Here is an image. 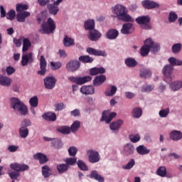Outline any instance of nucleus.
Listing matches in <instances>:
<instances>
[{
	"mask_svg": "<svg viewBox=\"0 0 182 182\" xmlns=\"http://www.w3.org/2000/svg\"><path fill=\"white\" fill-rule=\"evenodd\" d=\"M112 14L116 15V18L119 21H122L123 22H133L134 21L133 17L129 15L126 6L122 4L115 5L112 9Z\"/></svg>",
	"mask_w": 182,
	"mask_h": 182,
	"instance_id": "obj_1",
	"label": "nucleus"
},
{
	"mask_svg": "<svg viewBox=\"0 0 182 182\" xmlns=\"http://www.w3.org/2000/svg\"><path fill=\"white\" fill-rule=\"evenodd\" d=\"M11 170L14 171L9 172V176L11 180H17L18 178L21 176L19 171H26L29 170V166L25 164H18L14 163L10 165Z\"/></svg>",
	"mask_w": 182,
	"mask_h": 182,
	"instance_id": "obj_2",
	"label": "nucleus"
},
{
	"mask_svg": "<svg viewBox=\"0 0 182 182\" xmlns=\"http://www.w3.org/2000/svg\"><path fill=\"white\" fill-rule=\"evenodd\" d=\"M11 106L15 112H18L21 116H26L28 114V107L21 102V100L11 97Z\"/></svg>",
	"mask_w": 182,
	"mask_h": 182,
	"instance_id": "obj_3",
	"label": "nucleus"
},
{
	"mask_svg": "<svg viewBox=\"0 0 182 182\" xmlns=\"http://www.w3.org/2000/svg\"><path fill=\"white\" fill-rule=\"evenodd\" d=\"M55 29H56L55 21H53L52 18H48L47 23L44 22L41 24V29H40V32L41 33L46 35H50V33H53V32H55Z\"/></svg>",
	"mask_w": 182,
	"mask_h": 182,
	"instance_id": "obj_4",
	"label": "nucleus"
},
{
	"mask_svg": "<svg viewBox=\"0 0 182 182\" xmlns=\"http://www.w3.org/2000/svg\"><path fill=\"white\" fill-rule=\"evenodd\" d=\"M69 80L76 83V85H84V83H87L92 80V77L90 75H87L85 77H70Z\"/></svg>",
	"mask_w": 182,
	"mask_h": 182,
	"instance_id": "obj_5",
	"label": "nucleus"
},
{
	"mask_svg": "<svg viewBox=\"0 0 182 182\" xmlns=\"http://www.w3.org/2000/svg\"><path fill=\"white\" fill-rule=\"evenodd\" d=\"M43 82L44 86L48 90H52L56 86V78L53 76L46 77Z\"/></svg>",
	"mask_w": 182,
	"mask_h": 182,
	"instance_id": "obj_6",
	"label": "nucleus"
},
{
	"mask_svg": "<svg viewBox=\"0 0 182 182\" xmlns=\"http://www.w3.org/2000/svg\"><path fill=\"white\" fill-rule=\"evenodd\" d=\"M80 68V61L77 60H71L66 64V69L68 72H76Z\"/></svg>",
	"mask_w": 182,
	"mask_h": 182,
	"instance_id": "obj_7",
	"label": "nucleus"
},
{
	"mask_svg": "<svg viewBox=\"0 0 182 182\" xmlns=\"http://www.w3.org/2000/svg\"><path fill=\"white\" fill-rule=\"evenodd\" d=\"M174 68L171 65H166L162 69V73L166 77V82H171L173 80V77L171 76V73H173V70Z\"/></svg>",
	"mask_w": 182,
	"mask_h": 182,
	"instance_id": "obj_8",
	"label": "nucleus"
},
{
	"mask_svg": "<svg viewBox=\"0 0 182 182\" xmlns=\"http://www.w3.org/2000/svg\"><path fill=\"white\" fill-rule=\"evenodd\" d=\"M117 114L116 112H109V111H103L101 122H105L107 124L116 117Z\"/></svg>",
	"mask_w": 182,
	"mask_h": 182,
	"instance_id": "obj_9",
	"label": "nucleus"
},
{
	"mask_svg": "<svg viewBox=\"0 0 182 182\" xmlns=\"http://www.w3.org/2000/svg\"><path fill=\"white\" fill-rule=\"evenodd\" d=\"M48 66V62H46V59L45 56L41 55L40 58V70L38 71V75H41V76H45L48 70L46 69Z\"/></svg>",
	"mask_w": 182,
	"mask_h": 182,
	"instance_id": "obj_10",
	"label": "nucleus"
},
{
	"mask_svg": "<svg viewBox=\"0 0 182 182\" xmlns=\"http://www.w3.org/2000/svg\"><path fill=\"white\" fill-rule=\"evenodd\" d=\"M86 52L87 53L88 55H92L93 56H103L104 58H106V56H107L106 51L102 50H97L92 47L87 48Z\"/></svg>",
	"mask_w": 182,
	"mask_h": 182,
	"instance_id": "obj_11",
	"label": "nucleus"
},
{
	"mask_svg": "<svg viewBox=\"0 0 182 182\" xmlns=\"http://www.w3.org/2000/svg\"><path fill=\"white\" fill-rule=\"evenodd\" d=\"M88 160L90 163H99L100 161V154L99 152L95 150H90L88 154Z\"/></svg>",
	"mask_w": 182,
	"mask_h": 182,
	"instance_id": "obj_12",
	"label": "nucleus"
},
{
	"mask_svg": "<svg viewBox=\"0 0 182 182\" xmlns=\"http://www.w3.org/2000/svg\"><path fill=\"white\" fill-rule=\"evenodd\" d=\"M134 32V26L132 23H126L122 25L121 33L123 35H130Z\"/></svg>",
	"mask_w": 182,
	"mask_h": 182,
	"instance_id": "obj_13",
	"label": "nucleus"
},
{
	"mask_svg": "<svg viewBox=\"0 0 182 182\" xmlns=\"http://www.w3.org/2000/svg\"><path fill=\"white\" fill-rule=\"evenodd\" d=\"M136 23L139 25H145V29H150V26L147 23H150V17L149 16H142L136 18Z\"/></svg>",
	"mask_w": 182,
	"mask_h": 182,
	"instance_id": "obj_14",
	"label": "nucleus"
},
{
	"mask_svg": "<svg viewBox=\"0 0 182 182\" xmlns=\"http://www.w3.org/2000/svg\"><path fill=\"white\" fill-rule=\"evenodd\" d=\"M100 38H102V33L96 29H93L89 31L88 39L92 42H97Z\"/></svg>",
	"mask_w": 182,
	"mask_h": 182,
	"instance_id": "obj_15",
	"label": "nucleus"
},
{
	"mask_svg": "<svg viewBox=\"0 0 182 182\" xmlns=\"http://www.w3.org/2000/svg\"><path fill=\"white\" fill-rule=\"evenodd\" d=\"M33 60H35L33 53L24 54L22 55L21 65L22 66H26L28 63H33Z\"/></svg>",
	"mask_w": 182,
	"mask_h": 182,
	"instance_id": "obj_16",
	"label": "nucleus"
},
{
	"mask_svg": "<svg viewBox=\"0 0 182 182\" xmlns=\"http://www.w3.org/2000/svg\"><path fill=\"white\" fill-rule=\"evenodd\" d=\"M134 145L132 143H128L124 146L123 153L124 156H132V154H134Z\"/></svg>",
	"mask_w": 182,
	"mask_h": 182,
	"instance_id": "obj_17",
	"label": "nucleus"
},
{
	"mask_svg": "<svg viewBox=\"0 0 182 182\" xmlns=\"http://www.w3.org/2000/svg\"><path fill=\"white\" fill-rule=\"evenodd\" d=\"M142 6L145 8V9H153L154 8H159L160 5L151 0H144L142 2Z\"/></svg>",
	"mask_w": 182,
	"mask_h": 182,
	"instance_id": "obj_18",
	"label": "nucleus"
},
{
	"mask_svg": "<svg viewBox=\"0 0 182 182\" xmlns=\"http://www.w3.org/2000/svg\"><path fill=\"white\" fill-rule=\"evenodd\" d=\"M33 159L38 160V161L41 164H46V163H48L49 161L48 156H46V155H45V154H43L41 152L34 154Z\"/></svg>",
	"mask_w": 182,
	"mask_h": 182,
	"instance_id": "obj_19",
	"label": "nucleus"
},
{
	"mask_svg": "<svg viewBox=\"0 0 182 182\" xmlns=\"http://www.w3.org/2000/svg\"><path fill=\"white\" fill-rule=\"evenodd\" d=\"M80 92L82 95H95V87L93 85H83L81 87Z\"/></svg>",
	"mask_w": 182,
	"mask_h": 182,
	"instance_id": "obj_20",
	"label": "nucleus"
},
{
	"mask_svg": "<svg viewBox=\"0 0 182 182\" xmlns=\"http://www.w3.org/2000/svg\"><path fill=\"white\" fill-rule=\"evenodd\" d=\"M123 123L124 122L122 119H118L117 121L112 122L109 124V129L113 132H119L122 126H123Z\"/></svg>",
	"mask_w": 182,
	"mask_h": 182,
	"instance_id": "obj_21",
	"label": "nucleus"
},
{
	"mask_svg": "<svg viewBox=\"0 0 182 182\" xmlns=\"http://www.w3.org/2000/svg\"><path fill=\"white\" fill-rule=\"evenodd\" d=\"M118 36L119 31L114 28H112L106 33V38L107 39H109V41H113L116 39Z\"/></svg>",
	"mask_w": 182,
	"mask_h": 182,
	"instance_id": "obj_22",
	"label": "nucleus"
},
{
	"mask_svg": "<svg viewBox=\"0 0 182 182\" xmlns=\"http://www.w3.org/2000/svg\"><path fill=\"white\" fill-rule=\"evenodd\" d=\"M106 75H105L96 76L93 80L94 86H102V85L106 82Z\"/></svg>",
	"mask_w": 182,
	"mask_h": 182,
	"instance_id": "obj_23",
	"label": "nucleus"
},
{
	"mask_svg": "<svg viewBox=\"0 0 182 182\" xmlns=\"http://www.w3.org/2000/svg\"><path fill=\"white\" fill-rule=\"evenodd\" d=\"M47 9H48V12L50 15H58L59 12V5L55 4V3L48 4Z\"/></svg>",
	"mask_w": 182,
	"mask_h": 182,
	"instance_id": "obj_24",
	"label": "nucleus"
},
{
	"mask_svg": "<svg viewBox=\"0 0 182 182\" xmlns=\"http://www.w3.org/2000/svg\"><path fill=\"white\" fill-rule=\"evenodd\" d=\"M28 16H31V12L29 11H19L16 15V19L18 22H25V20Z\"/></svg>",
	"mask_w": 182,
	"mask_h": 182,
	"instance_id": "obj_25",
	"label": "nucleus"
},
{
	"mask_svg": "<svg viewBox=\"0 0 182 182\" xmlns=\"http://www.w3.org/2000/svg\"><path fill=\"white\" fill-rule=\"evenodd\" d=\"M103 73H106V70L105 68H92L90 70V75L91 76H96L97 75H103Z\"/></svg>",
	"mask_w": 182,
	"mask_h": 182,
	"instance_id": "obj_26",
	"label": "nucleus"
},
{
	"mask_svg": "<svg viewBox=\"0 0 182 182\" xmlns=\"http://www.w3.org/2000/svg\"><path fill=\"white\" fill-rule=\"evenodd\" d=\"M12 83V79L9 77L0 75V85L1 86H5L6 87H9Z\"/></svg>",
	"mask_w": 182,
	"mask_h": 182,
	"instance_id": "obj_27",
	"label": "nucleus"
},
{
	"mask_svg": "<svg viewBox=\"0 0 182 182\" xmlns=\"http://www.w3.org/2000/svg\"><path fill=\"white\" fill-rule=\"evenodd\" d=\"M170 138L173 141H178V140H181L182 139V132L177 130L173 131L170 134Z\"/></svg>",
	"mask_w": 182,
	"mask_h": 182,
	"instance_id": "obj_28",
	"label": "nucleus"
},
{
	"mask_svg": "<svg viewBox=\"0 0 182 182\" xmlns=\"http://www.w3.org/2000/svg\"><path fill=\"white\" fill-rule=\"evenodd\" d=\"M84 28L85 31H93L95 29V20L89 19L85 21L84 23Z\"/></svg>",
	"mask_w": 182,
	"mask_h": 182,
	"instance_id": "obj_29",
	"label": "nucleus"
},
{
	"mask_svg": "<svg viewBox=\"0 0 182 182\" xmlns=\"http://www.w3.org/2000/svg\"><path fill=\"white\" fill-rule=\"evenodd\" d=\"M90 178H93L94 180H96V181L105 182V178H103V176L98 174L97 171H96V170L91 171Z\"/></svg>",
	"mask_w": 182,
	"mask_h": 182,
	"instance_id": "obj_30",
	"label": "nucleus"
},
{
	"mask_svg": "<svg viewBox=\"0 0 182 182\" xmlns=\"http://www.w3.org/2000/svg\"><path fill=\"white\" fill-rule=\"evenodd\" d=\"M124 63L128 68H136V66H137L138 65L137 60H136V59H134V58H126L124 60Z\"/></svg>",
	"mask_w": 182,
	"mask_h": 182,
	"instance_id": "obj_31",
	"label": "nucleus"
},
{
	"mask_svg": "<svg viewBox=\"0 0 182 182\" xmlns=\"http://www.w3.org/2000/svg\"><path fill=\"white\" fill-rule=\"evenodd\" d=\"M42 175L44 178H48V177H50L52 176V169L50 168L49 166L45 165L42 168Z\"/></svg>",
	"mask_w": 182,
	"mask_h": 182,
	"instance_id": "obj_32",
	"label": "nucleus"
},
{
	"mask_svg": "<svg viewBox=\"0 0 182 182\" xmlns=\"http://www.w3.org/2000/svg\"><path fill=\"white\" fill-rule=\"evenodd\" d=\"M170 88L171 90L173 92H176V90H180L182 87V81L177 80V81H173L170 83Z\"/></svg>",
	"mask_w": 182,
	"mask_h": 182,
	"instance_id": "obj_33",
	"label": "nucleus"
},
{
	"mask_svg": "<svg viewBox=\"0 0 182 182\" xmlns=\"http://www.w3.org/2000/svg\"><path fill=\"white\" fill-rule=\"evenodd\" d=\"M139 76L144 79L151 77V70L148 68H142L139 71Z\"/></svg>",
	"mask_w": 182,
	"mask_h": 182,
	"instance_id": "obj_34",
	"label": "nucleus"
},
{
	"mask_svg": "<svg viewBox=\"0 0 182 182\" xmlns=\"http://www.w3.org/2000/svg\"><path fill=\"white\" fill-rule=\"evenodd\" d=\"M136 151L138 154L144 156L150 153V149H147V147L144 146V145H140L136 148Z\"/></svg>",
	"mask_w": 182,
	"mask_h": 182,
	"instance_id": "obj_35",
	"label": "nucleus"
},
{
	"mask_svg": "<svg viewBox=\"0 0 182 182\" xmlns=\"http://www.w3.org/2000/svg\"><path fill=\"white\" fill-rule=\"evenodd\" d=\"M43 117L45 120H48V122H55L56 121V114L54 112H46Z\"/></svg>",
	"mask_w": 182,
	"mask_h": 182,
	"instance_id": "obj_36",
	"label": "nucleus"
},
{
	"mask_svg": "<svg viewBox=\"0 0 182 182\" xmlns=\"http://www.w3.org/2000/svg\"><path fill=\"white\" fill-rule=\"evenodd\" d=\"M63 44L66 48H70V46H73L75 45V40L69 38L68 36H65L63 39Z\"/></svg>",
	"mask_w": 182,
	"mask_h": 182,
	"instance_id": "obj_37",
	"label": "nucleus"
},
{
	"mask_svg": "<svg viewBox=\"0 0 182 182\" xmlns=\"http://www.w3.org/2000/svg\"><path fill=\"white\" fill-rule=\"evenodd\" d=\"M57 170L60 174H63L69 170V166L66 164H60L57 165Z\"/></svg>",
	"mask_w": 182,
	"mask_h": 182,
	"instance_id": "obj_38",
	"label": "nucleus"
},
{
	"mask_svg": "<svg viewBox=\"0 0 182 182\" xmlns=\"http://www.w3.org/2000/svg\"><path fill=\"white\" fill-rule=\"evenodd\" d=\"M18 133L20 134V137L22 139H26V137L29 136V129L28 128L21 127L18 130Z\"/></svg>",
	"mask_w": 182,
	"mask_h": 182,
	"instance_id": "obj_39",
	"label": "nucleus"
},
{
	"mask_svg": "<svg viewBox=\"0 0 182 182\" xmlns=\"http://www.w3.org/2000/svg\"><path fill=\"white\" fill-rule=\"evenodd\" d=\"M78 60L82 63H92V62H93V58L89 55H81L79 57Z\"/></svg>",
	"mask_w": 182,
	"mask_h": 182,
	"instance_id": "obj_40",
	"label": "nucleus"
},
{
	"mask_svg": "<svg viewBox=\"0 0 182 182\" xmlns=\"http://www.w3.org/2000/svg\"><path fill=\"white\" fill-rule=\"evenodd\" d=\"M141 114H143V110L140 107H136L132 110V116L135 119L141 117Z\"/></svg>",
	"mask_w": 182,
	"mask_h": 182,
	"instance_id": "obj_41",
	"label": "nucleus"
},
{
	"mask_svg": "<svg viewBox=\"0 0 182 182\" xmlns=\"http://www.w3.org/2000/svg\"><path fill=\"white\" fill-rule=\"evenodd\" d=\"M156 174L159 176V177H166V176H167V168H166V166L159 167L156 171Z\"/></svg>",
	"mask_w": 182,
	"mask_h": 182,
	"instance_id": "obj_42",
	"label": "nucleus"
},
{
	"mask_svg": "<svg viewBox=\"0 0 182 182\" xmlns=\"http://www.w3.org/2000/svg\"><path fill=\"white\" fill-rule=\"evenodd\" d=\"M32 44L31 43V41H29L28 38H24L23 41V52H28L29 50V48H31V46Z\"/></svg>",
	"mask_w": 182,
	"mask_h": 182,
	"instance_id": "obj_43",
	"label": "nucleus"
},
{
	"mask_svg": "<svg viewBox=\"0 0 182 182\" xmlns=\"http://www.w3.org/2000/svg\"><path fill=\"white\" fill-rule=\"evenodd\" d=\"M181 48H182L181 43H175L172 46L171 50L173 53H174L175 55H177L178 53H180V52H181Z\"/></svg>",
	"mask_w": 182,
	"mask_h": 182,
	"instance_id": "obj_44",
	"label": "nucleus"
},
{
	"mask_svg": "<svg viewBox=\"0 0 182 182\" xmlns=\"http://www.w3.org/2000/svg\"><path fill=\"white\" fill-rule=\"evenodd\" d=\"M57 132L62 134H69L70 133V127L68 126H62L57 128Z\"/></svg>",
	"mask_w": 182,
	"mask_h": 182,
	"instance_id": "obj_45",
	"label": "nucleus"
},
{
	"mask_svg": "<svg viewBox=\"0 0 182 182\" xmlns=\"http://www.w3.org/2000/svg\"><path fill=\"white\" fill-rule=\"evenodd\" d=\"M51 146L52 147H54V149H59L63 147V143H62V141H60V139H55L53 141H52Z\"/></svg>",
	"mask_w": 182,
	"mask_h": 182,
	"instance_id": "obj_46",
	"label": "nucleus"
},
{
	"mask_svg": "<svg viewBox=\"0 0 182 182\" xmlns=\"http://www.w3.org/2000/svg\"><path fill=\"white\" fill-rule=\"evenodd\" d=\"M80 128V122L75 121L71 125V127H70V130L72 132V133H76Z\"/></svg>",
	"mask_w": 182,
	"mask_h": 182,
	"instance_id": "obj_47",
	"label": "nucleus"
},
{
	"mask_svg": "<svg viewBox=\"0 0 182 182\" xmlns=\"http://www.w3.org/2000/svg\"><path fill=\"white\" fill-rule=\"evenodd\" d=\"M135 164H136V161H134V159H132L126 165H124L122 166V168L124 170H132V168L134 167Z\"/></svg>",
	"mask_w": 182,
	"mask_h": 182,
	"instance_id": "obj_48",
	"label": "nucleus"
},
{
	"mask_svg": "<svg viewBox=\"0 0 182 182\" xmlns=\"http://www.w3.org/2000/svg\"><path fill=\"white\" fill-rule=\"evenodd\" d=\"M29 104L31 107H38V105H39V100L38 99V97H32L29 100Z\"/></svg>",
	"mask_w": 182,
	"mask_h": 182,
	"instance_id": "obj_49",
	"label": "nucleus"
},
{
	"mask_svg": "<svg viewBox=\"0 0 182 182\" xmlns=\"http://www.w3.org/2000/svg\"><path fill=\"white\" fill-rule=\"evenodd\" d=\"M29 9V6L23 4H18L16 6V12H22V11H27Z\"/></svg>",
	"mask_w": 182,
	"mask_h": 182,
	"instance_id": "obj_50",
	"label": "nucleus"
},
{
	"mask_svg": "<svg viewBox=\"0 0 182 182\" xmlns=\"http://www.w3.org/2000/svg\"><path fill=\"white\" fill-rule=\"evenodd\" d=\"M149 53L150 48H148L147 46L144 45L140 49L141 56H142L143 58L147 56V55H149Z\"/></svg>",
	"mask_w": 182,
	"mask_h": 182,
	"instance_id": "obj_51",
	"label": "nucleus"
},
{
	"mask_svg": "<svg viewBox=\"0 0 182 182\" xmlns=\"http://www.w3.org/2000/svg\"><path fill=\"white\" fill-rule=\"evenodd\" d=\"M77 167H79L82 171H87L89 170V168L87 167V166L86 165V164H85V162H83V161L82 160H78L77 161Z\"/></svg>",
	"mask_w": 182,
	"mask_h": 182,
	"instance_id": "obj_52",
	"label": "nucleus"
},
{
	"mask_svg": "<svg viewBox=\"0 0 182 182\" xmlns=\"http://www.w3.org/2000/svg\"><path fill=\"white\" fill-rule=\"evenodd\" d=\"M117 92V87L114 85H112L110 90L105 91V96H114Z\"/></svg>",
	"mask_w": 182,
	"mask_h": 182,
	"instance_id": "obj_53",
	"label": "nucleus"
},
{
	"mask_svg": "<svg viewBox=\"0 0 182 182\" xmlns=\"http://www.w3.org/2000/svg\"><path fill=\"white\" fill-rule=\"evenodd\" d=\"M170 114V108L161 109L159 112V117H167Z\"/></svg>",
	"mask_w": 182,
	"mask_h": 182,
	"instance_id": "obj_54",
	"label": "nucleus"
},
{
	"mask_svg": "<svg viewBox=\"0 0 182 182\" xmlns=\"http://www.w3.org/2000/svg\"><path fill=\"white\" fill-rule=\"evenodd\" d=\"M50 68L52 70H58L62 68V63L61 62H50Z\"/></svg>",
	"mask_w": 182,
	"mask_h": 182,
	"instance_id": "obj_55",
	"label": "nucleus"
},
{
	"mask_svg": "<svg viewBox=\"0 0 182 182\" xmlns=\"http://www.w3.org/2000/svg\"><path fill=\"white\" fill-rule=\"evenodd\" d=\"M177 18H178V16H177V14H176V12L171 11L169 13V16H168L169 22H176V21H177Z\"/></svg>",
	"mask_w": 182,
	"mask_h": 182,
	"instance_id": "obj_56",
	"label": "nucleus"
},
{
	"mask_svg": "<svg viewBox=\"0 0 182 182\" xmlns=\"http://www.w3.org/2000/svg\"><path fill=\"white\" fill-rule=\"evenodd\" d=\"M129 140L132 143H137V141H140V135L139 134L136 135L131 134L129 135Z\"/></svg>",
	"mask_w": 182,
	"mask_h": 182,
	"instance_id": "obj_57",
	"label": "nucleus"
},
{
	"mask_svg": "<svg viewBox=\"0 0 182 182\" xmlns=\"http://www.w3.org/2000/svg\"><path fill=\"white\" fill-rule=\"evenodd\" d=\"M77 154V148L75 146H70L68 149V154L69 156H71L72 157H75L76 154Z\"/></svg>",
	"mask_w": 182,
	"mask_h": 182,
	"instance_id": "obj_58",
	"label": "nucleus"
},
{
	"mask_svg": "<svg viewBox=\"0 0 182 182\" xmlns=\"http://www.w3.org/2000/svg\"><path fill=\"white\" fill-rule=\"evenodd\" d=\"M16 15V13L14 11V10H10L7 14H6V18L9 19L10 21H14L15 19V16Z\"/></svg>",
	"mask_w": 182,
	"mask_h": 182,
	"instance_id": "obj_59",
	"label": "nucleus"
},
{
	"mask_svg": "<svg viewBox=\"0 0 182 182\" xmlns=\"http://www.w3.org/2000/svg\"><path fill=\"white\" fill-rule=\"evenodd\" d=\"M76 161H77V159L76 158H68L65 160V164H67V166H74L76 164Z\"/></svg>",
	"mask_w": 182,
	"mask_h": 182,
	"instance_id": "obj_60",
	"label": "nucleus"
},
{
	"mask_svg": "<svg viewBox=\"0 0 182 182\" xmlns=\"http://www.w3.org/2000/svg\"><path fill=\"white\" fill-rule=\"evenodd\" d=\"M29 126H32V122L30 119H25L23 120L21 124V127L28 128Z\"/></svg>",
	"mask_w": 182,
	"mask_h": 182,
	"instance_id": "obj_61",
	"label": "nucleus"
},
{
	"mask_svg": "<svg viewBox=\"0 0 182 182\" xmlns=\"http://www.w3.org/2000/svg\"><path fill=\"white\" fill-rule=\"evenodd\" d=\"M153 45H154V42L151 38H148L144 41V46L149 49H151V48H153Z\"/></svg>",
	"mask_w": 182,
	"mask_h": 182,
	"instance_id": "obj_62",
	"label": "nucleus"
},
{
	"mask_svg": "<svg viewBox=\"0 0 182 182\" xmlns=\"http://www.w3.org/2000/svg\"><path fill=\"white\" fill-rule=\"evenodd\" d=\"M154 89V88L153 86H151V85H145V86H144V87H142L141 92H142L143 93H144V92L149 93V92H151V90H153Z\"/></svg>",
	"mask_w": 182,
	"mask_h": 182,
	"instance_id": "obj_63",
	"label": "nucleus"
},
{
	"mask_svg": "<svg viewBox=\"0 0 182 182\" xmlns=\"http://www.w3.org/2000/svg\"><path fill=\"white\" fill-rule=\"evenodd\" d=\"M153 53H157L160 50V44L157 43H154V45L151 47Z\"/></svg>",
	"mask_w": 182,
	"mask_h": 182,
	"instance_id": "obj_64",
	"label": "nucleus"
}]
</instances>
